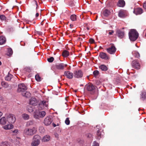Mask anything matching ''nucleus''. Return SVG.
<instances>
[{
  "instance_id": "nucleus-4",
  "label": "nucleus",
  "mask_w": 146,
  "mask_h": 146,
  "mask_svg": "<svg viewBox=\"0 0 146 146\" xmlns=\"http://www.w3.org/2000/svg\"><path fill=\"white\" fill-rule=\"evenodd\" d=\"M41 137L38 135H35L34 136L33 141L31 143L32 146H38L40 143Z\"/></svg>"
},
{
  "instance_id": "nucleus-29",
  "label": "nucleus",
  "mask_w": 146,
  "mask_h": 146,
  "mask_svg": "<svg viewBox=\"0 0 146 146\" xmlns=\"http://www.w3.org/2000/svg\"><path fill=\"white\" fill-rule=\"evenodd\" d=\"M27 110L30 113L32 112L33 111V106L30 105L28 106L27 107Z\"/></svg>"
},
{
  "instance_id": "nucleus-16",
  "label": "nucleus",
  "mask_w": 146,
  "mask_h": 146,
  "mask_svg": "<svg viewBox=\"0 0 146 146\" xmlns=\"http://www.w3.org/2000/svg\"><path fill=\"white\" fill-rule=\"evenodd\" d=\"M116 34L117 36L121 38H123L124 36V32L121 30H117Z\"/></svg>"
},
{
  "instance_id": "nucleus-33",
  "label": "nucleus",
  "mask_w": 146,
  "mask_h": 146,
  "mask_svg": "<svg viewBox=\"0 0 146 146\" xmlns=\"http://www.w3.org/2000/svg\"><path fill=\"white\" fill-rule=\"evenodd\" d=\"M1 84L2 86L3 87L7 88L9 86L8 84L6 82H2L1 83Z\"/></svg>"
},
{
  "instance_id": "nucleus-42",
  "label": "nucleus",
  "mask_w": 146,
  "mask_h": 146,
  "mask_svg": "<svg viewBox=\"0 0 146 146\" xmlns=\"http://www.w3.org/2000/svg\"><path fill=\"white\" fill-rule=\"evenodd\" d=\"M98 127H100L99 126H96V127L98 128V129L97 131V135L99 137L100 136V129L99 128H98Z\"/></svg>"
},
{
  "instance_id": "nucleus-43",
  "label": "nucleus",
  "mask_w": 146,
  "mask_h": 146,
  "mask_svg": "<svg viewBox=\"0 0 146 146\" xmlns=\"http://www.w3.org/2000/svg\"><path fill=\"white\" fill-rule=\"evenodd\" d=\"M65 123L67 125H68L70 124V121L68 117H67L66 119L65 120Z\"/></svg>"
},
{
  "instance_id": "nucleus-25",
  "label": "nucleus",
  "mask_w": 146,
  "mask_h": 146,
  "mask_svg": "<svg viewBox=\"0 0 146 146\" xmlns=\"http://www.w3.org/2000/svg\"><path fill=\"white\" fill-rule=\"evenodd\" d=\"M93 74L94 77L96 78H98L100 76L99 72L97 70H96L93 72Z\"/></svg>"
},
{
  "instance_id": "nucleus-35",
  "label": "nucleus",
  "mask_w": 146,
  "mask_h": 146,
  "mask_svg": "<svg viewBox=\"0 0 146 146\" xmlns=\"http://www.w3.org/2000/svg\"><path fill=\"white\" fill-rule=\"evenodd\" d=\"M34 123L33 121H28L26 123V126L29 127V126L33 125Z\"/></svg>"
},
{
  "instance_id": "nucleus-8",
  "label": "nucleus",
  "mask_w": 146,
  "mask_h": 146,
  "mask_svg": "<svg viewBox=\"0 0 146 146\" xmlns=\"http://www.w3.org/2000/svg\"><path fill=\"white\" fill-rule=\"evenodd\" d=\"M67 66L66 64L63 63H60L56 64L55 68L57 70H64Z\"/></svg>"
},
{
  "instance_id": "nucleus-39",
  "label": "nucleus",
  "mask_w": 146,
  "mask_h": 146,
  "mask_svg": "<svg viewBox=\"0 0 146 146\" xmlns=\"http://www.w3.org/2000/svg\"><path fill=\"white\" fill-rule=\"evenodd\" d=\"M35 78L36 80L38 81H41V78L38 74H36L35 76Z\"/></svg>"
},
{
  "instance_id": "nucleus-10",
  "label": "nucleus",
  "mask_w": 146,
  "mask_h": 146,
  "mask_svg": "<svg viewBox=\"0 0 146 146\" xmlns=\"http://www.w3.org/2000/svg\"><path fill=\"white\" fill-rule=\"evenodd\" d=\"M52 121V119L49 117H46L44 119V123L46 126L50 125Z\"/></svg>"
},
{
  "instance_id": "nucleus-26",
  "label": "nucleus",
  "mask_w": 146,
  "mask_h": 146,
  "mask_svg": "<svg viewBox=\"0 0 146 146\" xmlns=\"http://www.w3.org/2000/svg\"><path fill=\"white\" fill-rule=\"evenodd\" d=\"M69 55V52L66 50L63 51L62 53V56L64 57H66Z\"/></svg>"
},
{
  "instance_id": "nucleus-46",
  "label": "nucleus",
  "mask_w": 146,
  "mask_h": 146,
  "mask_svg": "<svg viewBox=\"0 0 146 146\" xmlns=\"http://www.w3.org/2000/svg\"><path fill=\"white\" fill-rule=\"evenodd\" d=\"M141 98L143 100H144L146 98V94L143 93L141 95Z\"/></svg>"
},
{
  "instance_id": "nucleus-1",
  "label": "nucleus",
  "mask_w": 146,
  "mask_h": 146,
  "mask_svg": "<svg viewBox=\"0 0 146 146\" xmlns=\"http://www.w3.org/2000/svg\"><path fill=\"white\" fill-rule=\"evenodd\" d=\"M37 131V128L35 127L32 128H26L23 131V134L25 136H29L33 135Z\"/></svg>"
},
{
  "instance_id": "nucleus-24",
  "label": "nucleus",
  "mask_w": 146,
  "mask_h": 146,
  "mask_svg": "<svg viewBox=\"0 0 146 146\" xmlns=\"http://www.w3.org/2000/svg\"><path fill=\"white\" fill-rule=\"evenodd\" d=\"M6 42L5 37L3 36H0V44L2 45L4 44Z\"/></svg>"
},
{
  "instance_id": "nucleus-49",
  "label": "nucleus",
  "mask_w": 146,
  "mask_h": 146,
  "mask_svg": "<svg viewBox=\"0 0 146 146\" xmlns=\"http://www.w3.org/2000/svg\"><path fill=\"white\" fill-rule=\"evenodd\" d=\"M89 42L91 44H92L94 43V40L92 38H90L89 39Z\"/></svg>"
},
{
  "instance_id": "nucleus-52",
  "label": "nucleus",
  "mask_w": 146,
  "mask_h": 146,
  "mask_svg": "<svg viewBox=\"0 0 146 146\" xmlns=\"http://www.w3.org/2000/svg\"><path fill=\"white\" fill-rule=\"evenodd\" d=\"M54 135L55 137L57 138H58V134L57 133H55L54 134Z\"/></svg>"
},
{
  "instance_id": "nucleus-61",
  "label": "nucleus",
  "mask_w": 146,
  "mask_h": 146,
  "mask_svg": "<svg viewBox=\"0 0 146 146\" xmlns=\"http://www.w3.org/2000/svg\"><path fill=\"white\" fill-rule=\"evenodd\" d=\"M75 32V31L74 30H73L72 31V33H74Z\"/></svg>"
},
{
  "instance_id": "nucleus-58",
  "label": "nucleus",
  "mask_w": 146,
  "mask_h": 146,
  "mask_svg": "<svg viewBox=\"0 0 146 146\" xmlns=\"http://www.w3.org/2000/svg\"><path fill=\"white\" fill-rule=\"evenodd\" d=\"M3 113L0 111V117L2 115Z\"/></svg>"
},
{
  "instance_id": "nucleus-21",
  "label": "nucleus",
  "mask_w": 146,
  "mask_h": 146,
  "mask_svg": "<svg viewBox=\"0 0 146 146\" xmlns=\"http://www.w3.org/2000/svg\"><path fill=\"white\" fill-rule=\"evenodd\" d=\"M7 120L5 117H3L0 119V124L2 125H5L7 122Z\"/></svg>"
},
{
  "instance_id": "nucleus-50",
  "label": "nucleus",
  "mask_w": 146,
  "mask_h": 146,
  "mask_svg": "<svg viewBox=\"0 0 146 146\" xmlns=\"http://www.w3.org/2000/svg\"><path fill=\"white\" fill-rule=\"evenodd\" d=\"M143 7L146 10V1L143 3Z\"/></svg>"
},
{
  "instance_id": "nucleus-63",
  "label": "nucleus",
  "mask_w": 146,
  "mask_h": 146,
  "mask_svg": "<svg viewBox=\"0 0 146 146\" xmlns=\"http://www.w3.org/2000/svg\"><path fill=\"white\" fill-rule=\"evenodd\" d=\"M99 56H100V52L99 53Z\"/></svg>"
},
{
  "instance_id": "nucleus-48",
  "label": "nucleus",
  "mask_w": 146,
  "mask_h": 146,
  "mask_svg": "<svg viewBox=\"0 0 146 146\" xmlns=\"http://www.w3.org/2000/svg\"><path fill=\"white\" fill-rule=\"evenodd\" d=\"M93 146H99V144L96 142L94 141L93 143Z\"/></svg>"
},
{
  "instance_id": "nucleus-31",
  "label": "nucleus",
  "mask_w": 146,
  "mask_h": 146,
  "mask_svg": "<svg viewBox=\"0 0 146 146\" xmlns=\"http://www.w3.org/2000/svg\"><path fill=\"white\" fill-rule=\"evenodd\" d=\"M0 146H11L8 142L5 141L1 143Z\"/></svg>"
},
{
  "instance_id": "nucleus-62",
  "label": "nucleus",
  "mask_w": 146,
  "mask_h": 146,
  "mask_svg": "<svg viewBox=\"0 0 146 146\" xmlns=\"http://www.w3.org/2000/svg\"><path fill=\"white\" fill-rule=\"evenodd\" d=\"M17 138L18 139H21V138L20 137H17Z\"/></svg>"
},
{
  "instance_id": "nucleus-20",
  "label": "nucleus",
  "mask_w": 146,
  "mask_h": 146,
  "mask_svg": "<svg viewBox=\"0 0 146 146\" xmlns=\"http://www.w3.org/2000/svg\"><path fill=\"white\" fill-rule=\"evenodd\" d=\"M125 3L123 0H119L117 3V5L119 7H123L125 5Z\"/></svg>"
},
{
  "instance_id": "nucleus-6",
  "label": "nucleus",
  "mask_w": 146,
  "mask_h": 146,
  "mask_svg": "<svg viewBox=\"0 0 146 146\" xmlns=\"http://www.w3.org/2000/svg\"><path fill=\"white\" fill-rule=\"evenodd\" d=\"M5 116L6 117L7 120L9 123H14L16 121L15 116L12 114H6Z\"/></svg>"
},
{
  "instance_id": "nucleus-32",
  "label": "nucleus",
  "mask_w": 146,
  "mask_h": 146,
  "mask_svg": "<svg viewBox=\"0 0 146 146\" xmlns=\"http://www.w3.org/2000/svg\"><path fill=\"white\" fill-rule=\"evenodd\" d=\"M12 76H13L11 74L8 73L7 76L5 77V80H6L10 81L12 78Z\"/></svg>"
},
{
  "instance_id": "nucleus-45",
  "label": "nucleus",
  "mask_w": 146,
  "mask_h": 146,
  "mask_svg": "<svg viewBox=\"0 0 146 146\" xmlns=\"http://www.w3.org/2000/svg\"><path fill=\"white\" fill-rule=\"evenodd\" d=\"M54 60V58L53 57H50V58H48L47 59L48 61L50 62H52Z\"/></svg>"
},
{
  "instance_id": "nucleus-34",
  "label": "nucleus",
  "mask_w": 146,
  "mask_h": 146,
  "mask_svg": "<svg viewBox=\"0 0 146 146\" xmlns=\"http://www.w3.org/2000/svg\"><path fill=\"white\" fill-rule=\"evenodd\" d=\"M101 70L102 71H106L108 70V68L106 66L101 65Z\"/></svg>"
},
{
  "instance_id": "nucleus-53",
  "label": "nucleus",
  "mask_w": 146,
  "mask_h": 146,
  "mask_svg": "<svg viewBox=\"0 0 146 146\" xmlns=\"http://www.w3.org/2000/svg\"><path fill=\"white\" fill-rule=\"evenodd\" d=\"M114 33V31L113 30H111L110 31L109 33V34L110 35H111Z\"/></svg>"
},
{
  "instance_id": "nucleus-27",
  "label": "nucleus",
  "mask_w": 146,
  "mask_h": 146,
  "mask_svg": "<svg viewBox=\"0 0 146 146\" xmlns=\"http://www.w3.org/2000/svg\"><path fill=\"white\" fill-rule=\"evenodd\" d=\"M23 118L25 120H28L29 119V115L26 113H24L22 115Z\"/></svg>"
},
{
  "instance_id": "nucleus-19",
  "label": "nucleus",
  "mask_w": 146,
  "mask_h": 146,
  "mask_svg": "<svg viewBox=\"0 0 146 146\" xmlns=\"http://www.w3.org/2000/svg\"><path fill=\"white\" fill-rule=\"evenodd\" d=\"M41 105H43L44 107H47L48 106V101L47 100H44L40 102L39 104V106H40Z\"/></svg>"
},
{
  "instance_id": "nucleus-64",
  "label": "nucleus",
  "mask_w": 146,
  "mask_h": 146,
  "mask_svg": "<svg viewBox=\"0 0 146 146\" xmlns=\"http://www.w3.org/2000/svg\"><path fill=\"white\" fill-rule=\"evenodd\" d=\"M98 18V16L97 15L96 16V20L97 19V18Z\"/></svg>"
},
{
  "instance_id": "nucleus-56",
  "label": "nucleus",
  "mask_w": 146,
  "mask_h": 146,
  "mask_svg": "<svg viewBox=\"0 0 146 146\" xmlns=\"http://www.w3.org/2000/svg\"><path fill=\"white\" fill-rule=\"evenodd\" d=\"M78 40L79 41H82V39L80 37H78Z\"/></svg>"
},
{
  "instance_id": "nucleus-22",
  "label": "nucleus",
  "mask_w": 146,
  "mask_h": 146,
  "mask_svg": "<svg viewBox=\"0 0 146 146\" xmlns=\"http://www.w3.org/2000/svg\"><path fill=\"white\" fill-rule=\"evenodd\" d=\"M13 127V125L11 124L7 125H4L3 128L5 130H9L12 129Z\"/></svg>"
},
{
  "instance_id": "nucleus-36",
  "label": "nucleus",
  "mask_w": 146,
  "mask_h": 146,
  "mask_svg": "<svg viewBox=\"0 0 146 146\" xmlns=\"http://www.w3.org/2000/svg\"><path fill=\"white\" fill-rule=\"evenodd\" d=\"M70 19L73 21H74L76 20V16L75 15H72L70 16Z\"/></svg>"
},
{
  "instance_id": "nucleus-30",
  "label": "nucleus",
  "mask_w": 146,
  "mask_h": 146,
  "mask_svg": "<svg viewBox=\"0 0 146 146\" xmlns=\"http://www.w3.org/2000/svg\"><path fill=\"white\" fill-rule=\"evenodd\" d=\"M110 14V11L107 9H105L103 12V14L104 16L107 17Z\"/></svg>"
},
{
  "instance_id": "nucleus-28",
  "label": "nucleus",
  "mask_w": 146,
  "mask_h": 146,
  "mask_svg": "<svg viewBox=\"0 0 146 146\" xmlns=\"http://www.w3.org/2000/svg\"><path fill=\"white\" fill-rule=\"evenodd\" d=\"M22 95L23 96L27 98L30 96L31 94L29 92H25L22 93Z\"/></svg>"
},
{
  "instance_id": "nucleus-54",
  "label": "nucleus",
  "mask_w": 146,
  "mask_h": 146,
  "mask_svg": "<svg viewBox=\"0 0 146 146\" xmlns=\"http://www.w3.org/2000/svg\"><path fill=\"white\" fill-rule=\"evenodd\" d=\"M34 2L35 4H36V9H37V6H38L37 3V2H36V1H34Z\"/></svg>"
},
{
  "instance_id": "nucleus-13",
  "label": "nucleus",
  "mask_w": 146,
  "mask_h": 146,
  "mask_svg": "<svg viewBox=\"0 0 146 146\" xmlns=\"http://www.w3.org/2000/svg\"><path fill=\"white\" fill-rule=\"evenodd\" d=\"M118 16L121 18H123L127 15V11L124 10H120L118 13Z\"/></svg>"
},
{
  "instance_id": "nucleus-12",
  "label": "nucleus",
  "mask_w": 146,
  "mask_h": 146,
  "mask_svg": "<svg viewBox=\"0 0 146 146\" xmlns=\"http://www.w3.org/2000/svg\"><path fill=\"white\" fill-rule=\"evenodd\" d=\"M64 76L68 79H71L73 78V74L72 72L69 71H66L64 72Z\"/></svg>"
},
{
  "instance_id": "nucleus-17",
  "label": "nucleus",
  "mask_w": 146,
  "mask_h": 146,
  "mask_svg": "<svg viewBox=\"0 0 146 146\" xmlns=\"http://www.w3.org/2000/svg\"><path fill=\"white\" fill-rule=\"evenodd\" d=\"M29 104L34 106L36 105L37 102L36 99L34 97H32L29 100Z\"/></svg>"
},
{
  "instance_id": "nucleus-15",
  "label": "nucleus",
  "mask_w": 146,
  "mask_h": 146,
  "mask_svg": "<svg viewBox=\"0 0 146 146\" xmlns=\"http://www.w3.org/2000/svg\"><path fill=\"white\" fill-rule=\"evenodd\" d=\"M107 50L109 53L112 54L115 52L116 49L115 46L112 45L111 47L107 49Z\"/></svg>"
},
{
  "instance_id": "nucleus-40",
  "label": "nucleus",
  "mask_w": 146,
  "mask_h": 146,
  "mask_svg": "<svg viewBox=\"0 0 146 146\" xmlns=\"http://www.w3.org/2000/svg\"><path fill=\"white\" fill-rule=\"evenodd\" d=\"M0 19L2 21H5L6 19V17L3 15H0Z\"/></svg>"
},
{
  "instance_id": "nucleus-47",
  "label": "nucleus",
  "mask_w": 146,
  "mask_h": 146,
  "mask_svg": "<svg viewBox=\"0 0 146 146\" xmlns=\"http://www.w3.org/2000/svg\"><path fill=\"white\" fill-rule=\"evenodd\" d=\"M95 83L96 85H99L100 84V80H96Z\"/></svg>"
},
{
  "instance_id": "nucleus-14",
  "label": "nucleus",
  "mask_w": 146,
  "mask_h": 146,
  "mask_svg": "<svg viewBox=\"0 0 146 146\" xmlns=\"http://www.w3.org/2000/svg\"><path fill=\"white\" fill-rule=\"evenodd\" d=\"M143 12V10L142 8L138 7L134 9L133 13L136 15H139L141 14Z\"/></svg>"
},
{
  "instance_id": "nucleus-41",
  "label": "nucleus",
  "mask_w": 146,
  "mask_h": 146,
  "mask_svg": "<svg viewBox=\"0 0 146 146\" xmlns=\"http://www.w3.org/2000/svg\"><path fill=\"white\" fill-rule=\"evenodd\" d=\"M39 130L40 133H44L45 131L44 128L42 127H40L39 128Z\"/></svg>"
},
{
  "instance_id": "nucleus-60",
  "label": "nucleus",
  "mask_w": 146,
  "mask_h": 146,
  "mask_svg": "<svg viewBox=\"0 0 146 146\" xmlns=\"http://www.w3.org/2000/svg\"><path fill=\"white\" fill-rule=\"evenodd\" d=\"M73 26V25H72L70 24V28H72V27Z\"/></svg>"
},
{
  "instance_id": "nucleus-11",
  "label": "nucleus",
  "mask_w": 146,
  "mask_h": 146,
  "mask_svg": "<svg viewBox=\"0 0 146 146\" xmlns=\"http://www.w3.org/2000/svg\"><path fill=\"white\" fill-rule=\"evenodd\" d=\"M82 72L80 70L75 71L74 73V76L76 78H81L82 77Z\"/></svg>"
},
{
  "instance_id": "nucleus-44",
  "label": "nucleus",
  "mask_w": 146,
  "mask_h": 146,
  "mask_svg": "<svg viewBox=\"0 0 146 146\" xmlns=\"http://www.w3.org/2000/svg\"><path fill=\"white\" fill-rule=\"evenodd\" d=\"M12 132L14 133L13 135H16L19 133V130L17 129H16L13 131H12Z\"/></svg>"
},
{
  "instance_id": "nucleus-2",
  "label": "nucleus",
  "mask_w": 146,
  "mask_h": 146,
  "mask_svg": "<svg viewBox=\"0 0 146 146\" xmlns=\"http://www.w3.org/2000/svg\"><path fill=\"white\" fill-rule=\"evenodd\" d=\"M85 88L91 94H93L98 90L97 87L90 83L87 84L85 86Z\"/></svg>"
},
{
  "instance_id": "nucleus-3",
  "label": "nucleus",
  "mask_w": 146,
  "mask_h": 146,
  "mask_svg": "<svg viewBox=\"0 0 146 146\" xmlns=\"http://www.w3.org/2000/svg\"><path fill=\"white\" fill-rule=\"evenodd\" d=\"M138 33L136 31L132 29L129 33V38L131 40L135 41L137 39L138 37Z\"/></svg>"
},
{
  "instance_id": "nucleus-23",
  "label": "nucleus",
  "mask_w": 146,
  "mask_h": 146,
  "mask_svg": "<svg viewBox=\"0 0 146 146\" xmlns=\"http://www.w3.org/2000/svg\"><path fill=\"white\" fill-rule=\"evenodd\" d=\"M101 58L105 60H107L109 59L110 58L106 53L103 52H101Z\"/></svg>"
},
{
  "instance_id": "nucleus-57",
  "label": "nucleus",
  "mask_w": 146,
  "mask_h": 146,
  "mask_svg": "<svg viewBox=\"0 0 146 146\" xmlns=\"http://www.w3.org/2000/svg\"><path fill=\"white\" fill-rule=\"evenodd\" d=\"M39 14L38 13H36V17H38L39 16Z\"/></svg>"
},
{
  "instance_id": "nucleus-5",
  "label": "nucleus",
  "mask_w": 146,
  "mask_h": 146,
  "mask_svg": "<svg viewBox=\"0 0 146 146\" xmlns=\"http://www.w3.org/2000/svg\"><path fill=\"white\" fill-rule=\"evenodd\" d=\"M46 114V113L44 111H39L38 110H36L34 113V117L35 119H39L40 118L44 117Z\"/></svg>"
},
{
  "instance_id": "nucleus-55",
  "label": "nucleus",
  "mask_w": 146,
  "mask_h": 146,
  "mask_svg": "<svg viewBox=\"0 0 146 146\" xmlns=\"http://www.w3.org/2000/svg\"><path fill=\"white\" fill-rule=\"evenodd\" d=\"M87 136L88 137H92V135L90 134H89L87 135Z\"/></svg>"
},
{
  "instance_id": "nucleus-38",
  "label": "nucleus",
  "mask_w": 146,
  "mask_h": 146,
  "mask_svg": "<svg viewBox=\"0 0 146 146\" xmlns=\"http://www.w3.org/2000/svg\"><path fill=\"white\" fill-rule=\"evenodd\" d=\"M8 55L9 56H11L13 54V51L11 48H9L8 49Z\"/></svg>"
},
{
  "instance_id": "nucleus-59",
  "label": "nucleus",
  "mask_w": 146,
  "mask_h": 146,
  "mask_svg": "<svg viewBox=\"0 0 146 146\" xmlns=\"http://www.w3.org/2000/svg\"><path fill=\"white\" fill-rule=\"evenodd\" d=\"M52 125H53V127H55L56 126V125L54 123H52Z\"/></svg>"
},
{
  "instance_id": "nucleus-18",
  "label": "nucleus",
  "mask_w": 146,
  "mask_h": 146,
  "mask_svg": "<svg viewBox=\"0 0 146 146\" xmlns=\"http://www.w3.org/2000/svg\"><path fill=\"white\" fill-rule=\"evenodd\" d=\"M50 137L48 135H46L44 136L42 139V142H48L50 140Z\"/></svg>"
},
{
  "instance_id": "nucleus-9",
  "label": "nucleus",
  "mask_w": 146,
  "mask_h": 146,
  "mask_svg": "<svg viewBox=\"0 0 146 146\" xmlns=\"http://www.w3.org/2000/svg\"><path fill=\"white\" fill-rule=\"evenodd\" d=\"M131 65L135 69H139L140 68V65L137 60H133L132 62Z\"/></svg>"
},
{
  "instance_id": "nucleus-51",
  "label": "nucleus",
  "mask_w": 146,
  "mask_h": 146,
  "mask_svg": "<svg viewBox=\"0 0 146 146\" xmlns=\"http://www.w3.org/2000/svg\"><path fill=\"white\" fill-rule=\"evenodd\" d=\"M16 144L17 145H19L20 143V141L19 140L16 139Z\"/></svg>"
},
{
  "instance_id": "nucleus-37",
  "label": "nucleus",
  "mask_w": 146,
  "mask_h": 146,
  "mask_svg": "<svg viewBox=\"0 0 146 146\" xmlns=\"http://www.w3.org/2000/svg\"><path fill=\"white\" fill-rule=\"evenodd\" d=\"M133 55L136 58H139L140 57V55L139 53L137 52H135Z\"/></svg>"
},
{
  "instance_id": "nucleus-7",
  "label": "nucleus",
  "mask_w": 146,
  "mask_h": 146,
  "mask_svg": "<svg viewBox=\"0 0 146 146\" xmlns=\"http://www.w3.org/2000/svg\"><path fill=\"white\" fill-rule=\"evenodd\" d=\"M27 89V86L24 83H20L18 85L17 90L18 92H24Z\"/></svg>"
}]
</instances>
